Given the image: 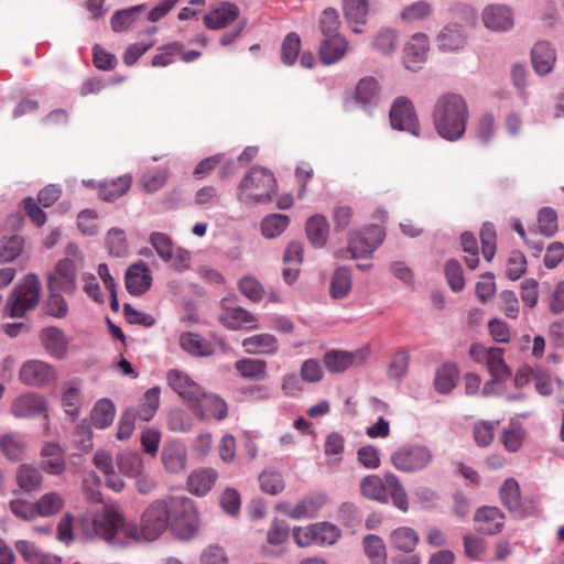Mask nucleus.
Wrapping results in <instances>:
<instances>
[{
    "instance_id": "39448f33",
    "label": "nucleus",
    "mask_w": 564,
    "mask_h": 564,
    "mask_svg": "<svg viewBox=\"0 0 564 564\" xmlns=\"http://www.w3.org/2000/svg\"><path fill=\"white\" fill-rule=\"evenodd\" d=\"M83 262L79 249L69 243L66 248V257L55 264L47 273V290L63 291L66 294H74L77 290V271Z\"/></svg>"
},
{
    "instance_id": "2eb2a0df",
    "label": "nucleus",
    "mask_w": 564,
    "mask_h": 564,
    "mask_svg": "<svg viewBox=\"0 0 564 564\" xmlns=\"http://www.w3.org/2000/svg\"><path fill=\"white\" fill-rule=\"evenodd\" d=\"M152 280L149 267L143 261H139L127 269L126 289L131 295H142L151 288Z\"/></svg>"
},
{
    "instance_id": "37998d69",
    "label": "nucleus",
    "mask_w": 564,
    "mask_h": 564,
    "mask_svg": "<svg viewBox=\"0 0 564 564\" xmlns=\"http://www.w3.org/2000/svg\"><path fill=\"white\" fill-rule=\"evenodd\" d=\"M500 499L502 505L511 512L521 508V494L519 484L514 478L505 480L500 488Z\"/></svg>"
},
{
    "instance_id": "49530a36",
    "label": "nucleus",
    "mask_w": 564,
    "mask_h": 564,
    "mask_svg": "<svg viewBox=\"0 0 564 564\" xmlns=\"http://www.w3.org/2000/svg\"><path fill=\"white\" fill-rule=\"evenodd\" d=\"M486 362L489 372L494 377L492 382H498L509 376V370L500 348H490L487 352Z\"/></svg>"
},
{
    "instance_id": "774afa93",
    "label": "nucleus",
    "mask_w": 564,
    "mask_h": 564,
    "mask_svg": "<svg viewBox=\"0 0 564 564\" xmlns=\"http://www.w3.org/2000/svg\"><path fill=\"white\" fill-rule=\"evenodd\" d=\"M445 275L449 288L454 292H460L465 286L463 269L460 263L455 259H449L445 263Z\"/></svg>"
},
{
    "instance_id": "ea45409f",
    "label": "nucleus",
    "mask_w": 564,
    "mask_h": 564,
    "mask_svg": "<svg viewBox=\"0 0 564 564\" xmlns=\"http://www.w3.org/2000/svg\"><path fill=\"white\" fill-rule=\"evenodd\" d=\"M238 373L249 380H263L267 377V361L263 359L243 358L235 364Z\"/></svg>"
},
{
    "instance_id": "5701e85b",
    "label": "nucleus",
    "mask_w": 564,
    "mask_h": 564,
    "mask_svg": "<svg viewBox=\"0 0 564 564\" xmlns=\"http://www.w3.org/2000/svg\"><path fill=\"white\" fill-rule=\"evenodd\" d=\"M217 478L218 473L213 468L193 470L187 478V489L196 496L204 497L212 490Z\"/></svg>"
},
{
    "instance_id": "e2e57ef3",
    "label": "nucleus",
    "mask_w": 564,
    "mask_h": 564,
    "mask_svg": "<svg viewBox=\"0 0 564 564\" xmlns=\"http://www.w3.org/2000/svg\"><path fill=\"white\" fill-rule=\"evenodd\" d=\"M432 11L431 3L421 0L405 7L401 12V19L406 22L422 21L427 19Z\"/></svg>"
},
{
    "instance_id": "20e7f679",
    "label": "nucleus",
    "mask_w": 564,
    "mask_h": 564,
    "mask_svg": "<svg viewBox=\"0 0 564 564\" xmlns=\"http://www.w3.org/2000/svg\"><path fill=\"white\" fill-rule=\"evenodd\" d=\"M41 282L35 273L26 274L9 294L3 307V316L22 318L40 303Z\"/></svg>"
},
{
    "instance_id": "5fc2aeb1",
    "label": "nucleus",
    "mask_w": 564,
    "mask_h": 564,
    "mask_svg": "<svg viewBox=\"0 0 564 564\" xmlns=\"http://www.w3.org/2000/svg\"><path fill=\"white\" fill-rule=\"evenodd\" d=\"M162 462L166 470L178 473L186 467V454L184 448L173 447L165 448L162 452Z\"/></svg>"
},
{
    "instance_id": "6ab92c4d",
    "label": "nucleus",
    "mask_w": 564,
    "mask_h": 564,
    "mask_svg": "<svg viewBox=\"0 0 564 564\" xmlns=\"http://www.w3.org/2000/svg\"><path fill=\"white\" fill-rule=\"evenodd\" d=\"M42 468L50 475L59 476L66 469L64 451L58 443L47 442L40 452Z\"/></svg>"
},
{
    "instance_id": "a19ab883",
    "label": "nucleus",
    "mask_w": 564,
    "mask_h": 564,
    "mask_svg": "<svg viewBox=\"0 0 564 564\" xmlns=\"http://www.w3.org/2000/svg\"><path fill=\"white\" fill-rule=\"evenodd\" d=\"M362 496L370 500L387 501V484L378 475H369L360 482Z\"/></svg>"
},
{
    "instance_id": "0e129e2a",
    "label": "nucleus",
    "mask_w": 564,
    "mask_h": 564,
    "mask_svg": "<svg viewBox=\"0 0 564 564\" xmlns=\"http://www.w3.org/2000/svg\"><path fill=\"white\" fill-rule=\"evenodd\" d=\"M160 393L159 387H153L144 393L142 409L138 413L142 421L148 422L154 416L160 405Z\"/></svg>"
},
{
    "instance_id": "393cba45",
    "label": "nucleus",
    "mask_w": 564,
    "mask_h": 564,
    "mask_svg": "<svg viewBox=\"0 0 564 564\" xmlns=\"http://www.w3.org/2000/svg\"><path fill=\"white\" fill-rule=\"evenodd\" d=\"M348 48V42L343 35L326 37L319 45L321 61L330 65L340 61Z\"/></svg>"
},
{
    "instance_id": "6e6d98bb",
    "label": "nucleus",
    "mask_w": 564,
    "mask_h": 564,
    "mask_svg": "<svg viewBox=\"0 0 564 564\" xmlns=\"http://www.w3.org/2000/svg\"><path fill=\"white\" fill-rule=\"evenodd\" d=\"M80 389L76 383H72L62 395V404L65 413L75 421L79 414Z\"/></svg>"
},
{
    "instance_id": "c03bdc74",
    "label": "nucleus",
    "mask_w": 564,
    "mask_h": 564,
    "mask_svg": "<svg viewBox=\"0 0 564 564\" xmlns=\"http://www.w3.org/2000/svg\"><path fill=\"white\" fill-rule=\"evenodd\" d=\"M145 8L147 4L142 3L116 11L111 17V29L115 32H122L124 30H128L135 21L137 15Z\"/></svg>"
},
{
    "instance_id": "9d476101",
    "label": "nucleus",
    "mask_w": 564,
    "mask_h": 564,
    "mask_svg": "<svg viewBox=\"0 0 564 564\" xmlns=\"http://www.w3.org/2000/svg\"><path fill=\"white\" fill-rule=\"evenodd\" d=\"M166 379L171 389L177 393L191 409H196L200 404V397L204 395V389L186 372L178 369H171L166 375Z\"/></svg>"
},
{
    "instance_id": "f8f14e48",
    "label": "nucleus",
    "mask_w": 564,
    "mask_h": 564,
    "mask_svg": "<svg viewBox=\"0 0 564 564\" xmlns=\"http://www.w3.org/2000/svg\"><path fill=\"white\" fill-rule=\"evenodd\" d=\"M367 348L354 351L332 349L324 355L323 361L329 372L340 373L351 367L362 366L368 359Z\"/></svg>"
},
{
    "instance_id": "423d86ee",
    "label": "nucleus",
    "mask_w": 564,
    "mask_h": 564,
    "mask_svg": "<svg viewBox=\"0 0 564 564\" xmlns=\"http://www.w3.org/2000/svg\"><path fill=\"white\" fill-rule=\"evenodd\" d=\"M131 525L124 522L123 512L116 503L104 505L95 512L91 519L93 532L89 538H98L109 543H121L119 534L126 536V528Z\"/></svg>"
},
{
    "instance_id": "052dcab7",
    "label": "nucleus",
    "mask_w": 564,
    "mask_h": 564,
    "mask_svg": "<svg viewBox=\"0 0 564 564\" xmlns=\"http://www.w3.org/2000/svg\"><path fill=\"white\" fill-rule=\"evenodd\" d=\"M22 251V238L19 236L3 237L0 240V263L13 261Z\"/></svg>"
},
{
    "instance_id": "864d4df0",
    "label": "nucleus",
    "mask_w": 564,
    "mask_h": 564,
    "mask_svg": "<svg viewBox=\"0 0 564 564\" xmlns=\"http://www.w3.org/2000/svg\"><path fill=\"white\" fill-rule=\"evenodd\" d=\"M315 544L332 545L341 535L339 528L330 522L314 523Z\"/></svg>"
},
{
    "instance_id": "9b49d317",
    "label": "nucleus",
    "mask_w": 564,
    "mask_h": 564,
    "mask_svg": "<svg viewBox=\"0 0 564 564\" xmlns=\"http://www.w3.org/2000/svg\"><path fill=\"white\" fill-rule=\"evenodd\" d=\"M10 413L15 419H33L47 416L46 399L35 392H26L14 398L10 405Z\"/></svg>"
},
{
    "instance_id": "4d7b16f0",
    "label": "nucleus",
    "mask_w": 564,
    "mask_h": 564,
    "mask_svg": "<svg viewBox=\"0 0 564 564\" xmlns=\"http://www.w3.org/2000/svg\"><path fill=\"white\" fill-rule=\"evenodd\" d=\"M379 84L373 77L361 78L356 87L355 98L364 105L372 104L377 97Z\"/></svg>"
},
{
    "instance_id": "c85d7f7f",
    "label": "nucleus",
    "mask_w": 564,
    "mask_h": 564,
    "mask_svg": "<svg viewBox=\"0 0 564 564\" xmlns=\"http://www.w3.org/2000/svg\"><path fill=\"white\" fill-rule=\"evenodd\" d=\"M343 10L348 23L352 24V31L361 33V25L366 23L368 14L367 0H344Z\"/></svg>"
},
{
    "instance_id": "4468645a",
    "label": "nucleus",
    "mask_w": 564,
    "mask_h": 564,
    "mask_svg": "<svg viewBox=\"0 0 564 564\" xmlns=\"http://www.w3.org/2000/svg\"><path fill=\"white\" fill-rule=\"evenodd\" d=\"M219 322L232 330H253L259 328L258 318L243 307H225L218 317Z\"/></svg>"
},
{
    "instance_id": "58836bf2",
    "label": "nucleus",
    "mask_w": 564,
    "mask_h": 564,
    "mask_svg": "<svg viewBox=\"0 0 564 564\" xmlns=\"http://www.w3.org/2000/svg\"><path fill=\"white\" fill-rule=\"evenodd\" d=\"M181 347L193 356L206 357L214 352L213 345L197 334L185 333L180 337Z\"/></svg>"
},
{
    "instance_id": "f704fd0d",
    "label": "nucleus",
    "mask_w": 564,
    "mask_h": 564,
    "mask_svg": "<svg viewBox=\"0 0 564 564\" xmlns=\"http://www.w3.org/2000/svg\"><path fill=\"white\" fill-rule=\"evenodd\" d=\"M458 369L454 364H444L437 368L434 377V388L438 393H449L457 383Z\"/></svg>"
},
{
    "instance_id": "f257e3e1",
    "label": "nucleus",
    "mask_w": 564,
    "mask_h": 564,
    "mask_svg": "<svg viewBox=\"0 0 564 564\" xmlns=\"http://www.w3.org/2000/svg\"><path fill=\"white\" fill-rule=\"evenodd\" d=\"M199 528L194 501L185 496L166 495L148 502L139 523L126 528V538L153 542L171 530L181 539L193 538Z\"/></svg>"
},
{
    "instance_id": "6e6552de",
    "label": "nucleus",
    "mask_w": 564,
    "mask_h": 564,
    "mask_svg": "<svg viewBox=\"0 0 564 564\" xmlns=\"http://www.w3.org/2000/svg\"><path fill=\"white\" fill-rule=\"evenodd\" d=\"M433 459L432 451L422 444L402 446L391 455V463L394 468L408 474L426 469Z\"/></svg>"
},
{
    "instance_id": "bb28decb",
    "label": "nucleus",
    "mask_w": 564,
    "mask_h": 564,
    "mask_svg": "<svg viewBox=\"0 0 564 564\" xmlns=\"http://www.w3.org/2000/svg\"><path fill=\"white\" fill-rule=\"evenodd\" d=\"M241 346L250 355H272L279 347L276 337L268 333L247 337L242 340Z\"/></svg>"
},
{
    "instance_id": "7c9ffc66",
    "label": "nucleus",
    "mask_w": 564,
    "mask_h": 564,
    "mask_svg": "<svg viewBox=\"0 0 564 564\" xmlns=\"http://www.w3.org/2000/svg\"><path fill=\"white\" fill-rule=\"evenodd\" d=\"M25 449L26 443L19 433L10 432L0 436V451L7 459L20 460Z\"/></svg>"
},
{
    "instance_id": "79ce46f5",
    "label": "nucleus",
    "mask_w": 564,
    "mask_h": 564,
    "mask_svg": "<svg viewBox=\"0 0 564 564\" xmlns=\"http://www.w3.org/2000/svg\"><path fill=\"white\" fill-rule=\"evenodd\" d=\"M351 290V273L346 267L338 268L330 281V295L333 299H344Z\"/></svg>"
},
{
    "instance_id": "de8ad7c7",
    "label": "nucleus",
    "mask_w": 564,
    "mask_h": 564,
    "mask_svg": "<svg viewBox=\"0 0 564 564\" xmlns=\"http://www.w3.org/2000/svg\"><path fill=\"white\" fill-rule=\"evenodd\" d=\"M290 219L286 215L271 214L263 218L261 231L265 238L280 236L289 226Z\"/></svg>"
},
{
    "instance_id": "4be33fe9",
    "label": "nucleus",
    "mask_w": 564,
    "mask_h": 564,
    "mask_svg": "<svg viewBox=\"0 0 564 564\" xmlns=\"http://www.w3.org/2000/svg\"><path fill=\"white\" fill-rule=\"evenodd\" d=\"M199 420H205L206 412L217 421H223L228 415V406L226 401L218 394L209 393L204 390V395L200 397V404L196 409H192Z\"/></svg>"
},
{
    "instance_id": "c9c22d12",
    "label": "nucleus",
    "mask_w": 564,
    "mask_h": 564,
    "mask_svg": "<svg viewBox=\"0 0 564 564\" xmlns=\"http://www.w3.org/2000/svg\"><path fill=\"white\" fill-rule=\"evenodd\" d=\"M116 415V408L111 400L101 399L93 408L90 423L99 430L112 424Z\"/></svg>"
},
{
    "instance_id": "13d9d810",
    "label": "nucleus",
    "mask_w": 564,
    "mask_h": 564,
    "mask_svg": "<svg viewBox=\"0 0 564 564\" xmlns=\"http://www.w3.org/2000/svg\"><path fill=\"white\" fill-rule=\"evenodd\" d=\"M259 482L262 491L270 495H278L285 487L282 475L275 470H264L261 473L259 476Z\"/></svg>"
},
{
    "instance_id": "603ef678",
    "label": "nucleus",
    "mask_w": 564,
    "mask_h": 564,
    "mask_svg": "<svg viewBox=\"0 0 564 564\" xmlns=\"http://www.w3.org/2000/svg\"><path fill=\"white\" fill-rule=\"evenodd\" d=\"M108 251L115 257H126L128 253V242L124 231L120 228H111L106 236Z\"/></svg>"
},
{
    "instance_id": "e433bc0d",
    "label": "nucleus",
    "mask_w": 564,
    "mask_h": 564,
    "mask_svg": "<svg viewBox=\"0 0 564 564\" xmlns=\"http://www.w3.org/2000/svg\"><path fill=\"white\" fill-rule=\"evenodd\" d=\"M117 466L121 474L128 478H134L144 470V462L142 456L137 452H122L116 457Z\"/></svg>"
},
{
    "instance_id": "bf43d9fd",
    "label": "nucleus",
    "mask_w": 564,
    "mask_h": 564,
    "mask_svg": "<svg viewBox=\"0 0 564 564\" xmlns=\"http://www.w3.org/2000/svg\"><path fill=\"white\" fill-rule=\"evenodd\" d=\"M300 48H301L300 36L294 32L289 33L284 37V40L282 42V46H281L282 62L285 65H293L299 56Z\"/></svg>"
},
{
    "instance_id": "1a4fd4ad",
    "label": "nucleus",
    "mask_w": 564,
    "mask_h": 564,
    "mask_svg": "<svg viewBox=\"0 0 564 564\" xmlns=\"http://www.w3.org/2000/svg\"><path fill=\"white\" fill-rule=\"evenodd\" d=\"M389 117L392 129L405 131L415 137L420 135V122L409 98L404 96L395 98L391 105Z\"/></svg>"
},
{
    "instance_id": "0eeeda50",
    "label": "nucleus",
    "mask_w": 564,
    "mask_h": 564,
    "mask_svg": "<svg viewBox=\"0 0 564 564\" xmlns=\"http://www.w3.org/2000/svg\"><path fill=\"white\" fill-rule=\"evenodd\" d=\"M384 232L378 225L369 226L365 231H351L348 237V248L346 251L339 250L335 257L346 259L348 252L351 259L370 258L373 251L383 242Z\"/></svg>"
},
{
    "instance_id": "aec40b11",
    "label": "nucleus",
    "mask_w": 564,
    "mask_h": 564,
    "mask_svg": "<svg viewBox=\"0 0 564 564\" xmlns=\"http://www.w3.org/2000/svg\"><path fill=\"white\" fill-rule=\"evenodd\" d=\"M40 340L44 349L54 358L63 359L67 352V339L62 329L48 326L41 330Z\"/></svg>"
},
{
    "instance_id": "680f3d73",
    "label": "nucleus",
    "mask_w": 564,
    "mask_h": 564,
    "mask_svg": "<svg viewBox=\"0 0 564 564\" xmlns=\"http://www.w3.org/2000/svg\"><path fill=\"white\" fill-rule=\"evenodd\" d=\"M238 289L248 300L260 302L264 296V288L251 275H246L238 282Z\"/></svg>"
},
{
    "instance_id": "09e8293b",
    "label": "nucleus",
    "mask_w": 564,
    "mask_h": 564,
    "mask_svg": "<svg viewBox=\"0 0 564 564\" xmlns=\"http://www.w3.org/2000/svg\"><path fill=\"white\" fill-rule=\"evenodd\" d=\"M384 479L393 505L399 510L406 511L409 508L408 496L399 478L394 474L388 473L384 475Z\"/></svg>"
},
{
    "instance_id": "ddd939ff",
    "label": "nucleus",
    "mask_w": 564,
    "mask_h": 564,
    "mask_svg": "<svg viewBox=\"0 0 564 564\" xmlns=\"http://www.w3.org/2000/svg\"><path fill=\"white\" fill-rule=\"evenodd\" d=\"M55 370L41 360H30L22 365L19 378L22 383L30 387H43L55 379Z\"/></svg>"
},
{
    "instance_id": "8fccbe9b",
    "label": "nucleus",
    "mask_w": 564,
    "mask_h": 564,
    "mask_svg": "<svg viewBox=\"0 0 564 564\" xmlns=\"http://www.w3.org/2000/svg\"><path fill=\"white\" fill-rule=\"evenodd\" d=\"M149 242L164 262L173 259V251L176 247L167 234L154 231L150 235Z\"/></svg>"
},
{
    "instance_id": "a18cd8bd",
    "label": "nucleus",
    "mask_w": 564,
    "mask_h": 564,
    "mask_svg": "<svg viewBox=\"0 0 564 564\" xmlns=\"http://www.w3.org/2000/svg\"><path fill=\"white\" fill-rule=\"evenodd\" d=\"M364 549L372 564H386L387 551L383 540L376 534L364 538Z\"/></svg>"
},
{
    "instance_id": "69168bd1",
    "label": "nucleus",
    "mask_w": 564,
    "mask_h": 564,
    "mask_svg": "<svg viewBox=\"0 0 564 564\" xmlns=\"http://www.w3.org/2000/svg\"><path fill=\"white\" fill-rule=\"evenodd\" d=\"M339 25L338 12L333 8L325 9L319 18V29L325 39L340 35Z\"/></svg>"
},
{
    "instance_id": "f3484780",
    "label": "nucleus",
    "mask_w": 564,
    "mask_h": 564,
    "mask_svg": "<svg viewBox=\"0 0 564 564\" xmlns=\"http://www.w3.org/2000/svg\"><path fill=\"white\" fill-rule=\"evenodd\" d=\"M429 37L424 33H415L404 46L403 62L408 69L416 70L426 59Z\"/></svg>"
},
{
    "instance_id": "c756f323",
    "label": "nucleus",
    "mask_w": 564,
    "mask_h": 564,
    "mask_svg": "<svg viewBox=\"0 0 564 564\" xmlns=\"http://www.w3.org/2000/svg\"><path fill=\"white\" fill-rule=\"evenodd\" d=\"M437 43L440 50L443 52H454L459 50L465 44L463 28L458 24H448L444 26L437 36Z\"/></svg>"
},
{
    "instance_id": "72a5a7b5",
    "label": "nucleus",
    "mask_w": 564,
    "mask_h": 564,
    "mask_svg": "<svg viewBox=\"0 0 564 564\" xmlns=\"http://www.w3.org/2000/svg\"><path fill=\"white\" fill-rule=\"evenodd\" d=\"M419 541V533L409 527L397 528L390 533L391 545L405 553L413 552Z\"/></svg>"
},
{
    "instance_id": "2f4dec72",
    "label": "nucleus",
    "mask_w": 564,
    "mask_h": 564,
    "mask_svg": "<svg viewBox=\"0 0 564 564\" xmlns=\"http://www.w3.org/2000/svg\"><path fill=\"white\" fill-rule=\"evenodd\" d=\"M305 230L313 246L322 248L326 245L329 225L325 216L316 214L310 217Z\"/></svg>"
},
{
    "instance_id": "f03ea898",
    "label": "nucleus",
    "mask_w": 564,
    "mask_h": 564,
    "mask_svg": "<svg viewBox=\"0 0 564 564\" xmlns=\"http://www.w3.org/2000/svg\"><path fill=\"white\" fill-rule=\"evenodd\" d=\"M433 124L438 135L454 142L463 138L469 110L466 99L458 94L442 95L433 109Z\"/></svg>"
},
{
    "instance_id": "b1692460",
    "label": "nucleus",
    "mask_w": 564,
    "mask_h": 564,
    "mask_svg": "<svg viewBox=\"0 0 564 564\" xmlns=\"http://www.w3.org/2000/svg\"><path fill=\"white\" fill-rule=\"evenodd\" d=\"M532 65L536 74H549L556 61L555 51L547 42H538L531 52Z\"/></svg>"
},
{
    "instance_id": "412c9836",
    "label": "nucleus",
    "mask_w": 564,
    "mask_h": 564,
    "mask_svg": "<svg viewBox=\"0 0 564 564\" xmlns=\"http://www.w3.org/2000/svg\"><path fill=\"white\" fill-rule=\"evenodd\" d=\"M326 502V498L323 495L313 497H306L297 502V505L289 509L286 503H280L276 506L279 510L284 511L290 518L300 520L303 518H313L317 514L318 510Z\"/></svg>"
},
{
    "instance_id": "7ed1b4c3",
    "label": "nucleus",
    "mask_w": 564,
    "mask_h": 564,
    "mask_svg": "<svg viewBox=\"0 0 564 564\" xmlns=\"http://www.w3.org/2000/svg\"><path fill=\"white\" fill-rule=\"evenodd\" d=\"M276 191L273 173L260 165L252 166L238 186V199L246 205L265 203Z\"/></svg>"
},
{
    "instance_id": "473e14b6",
    "label": "nucleus",
    "mask_w": 564,
    "mask_h": 564,
    "mask_svg": "<svg viewBox=\"0 0 564 564\" xmlns=\"http://www.w3.org/2000/svg\"><path fill=\"white\" fill-rule=\"evenodd\" d=\"M43 481V475L40 468L32 464H22L17 469V482L25 492H32L40 489Z\"/></svg>"
},
{
    "instance_id": "dca6fc26",
    "label": "nucleus",
    "mask_w": 564,
    "mask_h": 564,
    "mask_svg": "<svg viewBox=\"0 0 564 564\" xmlns=\"http://www.w3.org/2000/svg\"><path fill=\"white\" fill-rule=\"evenodd\" d=\"M475 528L482 534L499 533L505 524V516L497 507H481L474 517Z\"/></svg>"
},
{
    "instance_id": "3c124183",
    "label": "nucleus",
    "mask_w": 564,
    "mask_h": 564,
    "mask_svg": "<svg viewBox=\"0 0 564 564\" xmlns=\"http://www.w3.org/2000/svg\"><path fill=\"white\" fill-rule=\"evenodd\" d=\"M539 234L546 238L553 237L558 230L557 214L551 207H543L538 215Z\"/></svg>"
},
{
    "instance_id": "a211bd4d",
    "label": "nucleus",
    "mask_w": 564,
    "mask_h": 564,
    "mask_svg": "<svg viewBox=\"0 0 564 564\" xmlns=\"http://www.w3.org/2000/svg\"><path fill=\"white\" fill-rule=\"evenodd\" d=\"M482 21L492 31H508L513 26V13L506 6L492 4L484 10Z\"/></svg>"
},
{
    "instance_id": "338daca9",
    "label": "nucleus",
    "mask_w": 564,
    "mask_h": 564,
    "mask_svg": "<svg viewBox=\"0 0 564 564\" xmlns=\"http://www.w3.org/2000/svg\"><path fill=\"white\" fill-rule=\"evenodd\" d=\"M63 291L48 292V299L45 304L46 313L55 318H64L68 314V304L64 296Z\"/></svg>"
},
{
    "instance_id": "cd10ccee",
    "label": "nucleus",
    "mask_w": 564,
    "mask_h": 564,
    "mask_svg": "<svg viewBox=\"0 0 564 564\" xmlns=\"http://www.w3.org/2000/svg\"><path fill=\"white\" fill-rule=\"evenodd\" d=\"M131 183L132 176L129 174L119 176L110 182L100 183L98 187L99 198L112 203L129 191Z\"/></svg>"
},
{
    "instance_id": "4c0bfd02",
    "label": "nucleus",
    "mask_w": 564,
    "mask_h": 564,
    "mask_svg": "<svg viewBox=\"0 0 564 564\" xmlns=\"http://www.w3.org/2000/svg\"><path fill=\"white\" fill-rule=\"evenodd\" d=\"M64 506V498L56 491L46 492L35 501L39 518L53 517L57 514Z\"/></svg>"
},
{
    "instance_id": "a878e982",
    "label": "nucleus",
    "mask_w": 564,
    "mask_h": 564,
    "mask_svg": "<svg viewBox=\"0 0 564 564\" xmlns=\"http://www.w3.org/2000/svg\"><path fill=\"white\" fill-rule=\"evenodd\" d=\"M239 17V9L236 4L225 2L208 14L204 15V23L210 30H218L227 26Z\"/></svg>"
}]
</instances>
